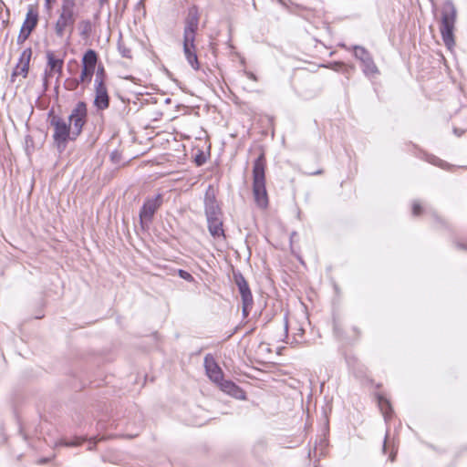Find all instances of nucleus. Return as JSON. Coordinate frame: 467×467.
Masks as SVG:
<instances>
[{
	"mask_svg": "<svg viewBox=\"0 0 467 467\" xmlns=\"http://www.w3.org/2000/svg\"><path fill=\"white\" fill-rule=\"evenodd\" d=\"M284 329H285V334L287 335V332H288V320H287V317L286 316L284 317Z\"/></svg>",
	"mask_w": 467,
	"mask_h": 467,
	"instance_id": "obj_31",
	"label": "nucleus"
},
{
	"mask_svg": "<svg viewBox=\"0 0 467 467\" xmlns=\"http://www.w3.org/2000/svg\"><path fill=\"white\" fill-rule=\"evenodd\" d=\"M118 50L121 57L126 58H131V50L128 47L121 39L118 41Z\"/></svg>",
	"mask_w": 467,
	"mask_h": 467,
	"instance_id": "obj_24",
	"label": "nucleus"
},
{
	"mask_svg": "<svg viewBox=\"0 0 467 467\" xmlns=\"http://www.w3.org/2000/svg\"><path fill=\"white\" fill-rule=\"evenodd\" d=\"M204 368L208 378L217 385L223 379V372L213 357L207 354L204 358Z\"/></svg>",
	"mask_w": 467,
	"mask_h": 467,
	"instance_id": "obj_11",
	"label": "nucleus"
},
{
	"mask_svg": "<svg viewBox=\"0 0 467 467\" xmlns=\"http://www.w3.org/2000/svg\"><path fill=\"white\" fill-rule=\"evenodd\" d=\"M207 224H208V231L213 238L225 237L224 230L223 228V220L222 219L207 221Z\"/></svg>",
	"mask_w": 467,
	"mask_h": 467,
	"instance_id": "obj_18",
	"label": "nucleus"
},
{
	"mask_svg": "<svg viewBox=\"0 0 467 467\" xmlns=\"http://www.w3.org/2000/svg\"><path fill=\"white\" fill-rule=\"evenodd\" d=\"M47 67L45 71L46 78H51L54 74L60 76L62 74L64 60L55 56L51 50L46 53Z\"/></svg>",
	"mask_w": 467,
	"mask_h": 467,
	"instance_id": "obj_13",
	"label": "nucleus"
},
{
	"mask_svg": "<svg viewBox=\"0 0 467 467\" xmlns=\"http://www.w3.org/2000/svg\"><path fill=\"white\" fill-rule=\"evenodd\" d=\"M265 168V160L264 154H261L256 158L253 166V193L254 202L260 208H265L268 205Z\"/></svg>",
	"mask_w": 467,
	"mask_h": 467,
	"instance_id": "obj_2",
	"label": "nucleus"
},
{
	"mask_svg": "<svg viewBox=\"0 0 467 467\" xmlns=\"http://www.w3.org/2000/svg\"><path fill=\"white\" fill-rule=\"evenodd\" d=\"M183 53L190 64L194 69H199V61L196 54L195 39H183Z\"/></svg>",
	"mask_w": 467,
	"mask_h": 467,
	"instance_id": "obj_16",
	"label": "nucleus"
},
{
	"mask_svg": "<svg viewBox=\"0 0 467 467\" xmlns=\"http://www.w3.org/2000/svg\"><path fill=\"white\" fill-rule=\"evenodd\" d=\"M456 136L460 137L462 134V130H459L458 129L453 130Z\"/></svg>",
	"mask_w": 467,
	"mask_h": 467,
	"instance_id": "obj_33",
	"label": "nucleus"
},
{
	"mask_svg": "<svg viewBox=\"0 0 467 467\" xmlns=\"http://www.w3.org/2000/svg\"><path fill=\"white\" fill-rule=\"evenodd\" d=\"M82 441L83 440L80 438H76L70 441L61 440L59 442L56 443V445L57 446L63 445V446H68V447L78 446L81 444Z\"/></svg>",
	"mask_w": 467,
	"mask_h": 467,
	"instance_id": "obj_25",
	"label": "nucleus"
},
{
	"mask_svg": "<svg viewBox=\"0 0 467 467\" xmlns=\"http://www.w3.org/2000/svg\"><path fill=\"white\" fill-rule=\"evenodd\" d=\"M457 18V9L451 0H446L441 6V21L440 32L444 45L451 49L454 45V27Z\"/></svg>",
	"mask_w": 467,
	"mask_h": 467,
	"instance_id": "obj_3",
	"label": "nucleus"
},
{
	"mask_svg": "<svg viewBox=\"0 0 467 467\" xmlns=\"http://www.w3.org/2000/svg\"><path fill=\"white\" fill-rule=\"evenodd\" d=\"M204 212L207 221L222 219V210L216 201V194L213 187L209 185L204 194Z\"/></svg>",
	"mask_w": 467,
	"mask_h": 467,
	"instance_id": "obj_8",
	"label": "nucleus"
},
{
	"mask_svg": "<svg viewBox=\"0 0 467 467\" xmlns=\"http://www.w3.org/2000/svg\"><path fill=\"white\" fill-rule=\"evenodd\" d=\"M162 204L161 193L154 197L147 198L140 211V223L142 228L148 227L152 222L153 216Z\"/></svg>",
	"mask_w": 467,
	"mask_h": 467,
	"instance_id": "obj_6",
	"label": "nucleus"
},
{
	"mask_svg": "<svg viewBox=\"0 0 467 467\" xmlns=\"http://www.w3.org/2000/svg\"><path fill=\"white\" fill-rule=\"evenodd\" d=\"M218 386L223 392L237 400H245L246 398L245 392L231 380L223 379Z\"/></svg>",
	"mask_w": 467,
	"mask_h": 467,
	"instance_id": "obj_17",
	"label": "nucleus"
},
{
	"mask_svg": "<svg viewBox=\"0 0 467 467\" xmlns=\"http://www.w3.org/2000/svg\"><path fill=\"white\" fill-rule=\"evenodd\" d=\"M354 56L362 64V71L368 78H374L379 74V69L369 52L363 47H353Z\"/></svg>",
	"mask_w": 467,
	"mask_h": 467,
	"instance_id": "obj_7",
	"label": "nucleus"
},
{
	"mask_svg": "<svg viewBox=\"0 0 467 467\" xmlns=\"http://www.w3.org/2000/svg\"><path fill=\"white\" fill-rule=\"evenodd\" d=\"M321 173V171H317L315 172H313L312 174H320Z\"/></svg>",
	"mask_w": 467,
	"mask_h": 467,
	"instance_id": "obj_36",
	"label": "nucleus"
},
{
	"mask_svg": "<svg viewBox=\"0 0 467 467\" xmlns=\"http://www.w3.org/2000/svg\"><path fill=\"white\" fill-rule=\"evenodd\" d=\"M94 71V69L82 66L79 78L73 79L74 87H78L79 84H89L91 82Z\"/></svg>",
	"mask_w": 467,
	"mask_h": 467,
	"instance_id": "obj_20",
	"label": "nucleus"
},
{
	"mask_svg": "<svg viewBox=\"0 0 467 467\" xmlns=\"http://www.w3.org/2000/svg\"><path fill=\"white\" fill-rule=\"evenodd\" d=\"M92 31V25L89 20H83L79 23V34L83 37H88Z\"/></svg>",
	"mask_w": 467,
	"mask_h": 467,
	"instance_id": "obj_23",
	"label": "nucleus"
},
{
	"mask_svg": "<svg viewBox=\"0 0 467 467\" xmlns=\"http://www.w3.org/2000/svg\"><path fill=\"white\" fill-rule=\"evenodd\" d=\"M88 120V106L84 101H78L68 116V124L72 129V140H76L82 132Z\"/></svg>",
	"mask_w": 467,
	"mask_h": 467,
	"instance_id": "obj_5",
	"label": "nucleus"
},
{
	"mask_svg": "<svg viewBox=\"0 0 467 467\" xmlns=\"http://www.w3.org/2000/svg\"><path fill=\"white\" fill-rule=\"evenodd\" d=\"M199 25V16L195 8L189 10L188 16L185 19V26L183 30V39H195L196 32Z\"/></svg>",
	"mask_w": 467,
	"mask_h": 467,
	"instance_id": "obj_12",
	"label": "nucleus"
},
{
	"mask_svg": "<svg viewBox=\"0 0 467 467\" xmlns=\"http://www.w3.org/2000/svg\"><path fill=\"white\" fill-rule=\"evenodd\" d=\"M195 162L198 166L202 165L205 162V158L202 154H199L195 158Z\"/></svg>",
	"mask_w": 467,
	"mask_h": 467,
	"instance_id": "obj_29",
	"label": "nucleus"
},
{
	"mask_svg": "<svg viewBox=\"0 0 467 467\" xmlns=\"http://www.w3.org/2000/svg\"><path fill=\"white\" fill-rule=\"evenodd\" d=\"M389 458H390V461L393 462L395 459V454H391Z\"/></svg>",
	"mask_w": 467,
	"mask_h": 467,
	"instance_id": "obj_35",
	"label": "nucleus"
},
{
	"mask_svg": "<svg viewBox=\"0 0 467 467\" xmlns=\"http://www.w3.org/2000/svg\"><path fill=\"white\" fill-rule=\"evenodd\" d=\"M67 89H69V90H74L78 88V87H74L73 79L70 81H67Z\"/></svg>",
	"mask_w": 467,
	"mask_h": 467,
	"instance_id": "obj_32",
	"label": "nucleus"
},
{
	"mask_svg": "<svg viewBox=\"0 0 467 467\" xmlns=\"http://www.w3.org/2000/svg\"><path fill=\"white\" fill-rule=\"evenodd\" d=\"M47 1L48 2L49 0H47Z\"/></svg>",
	"mask_w": 467,
	"mask_h": 467,
	"instance_id": "obj_38",
	"label": "nucleus"
},
{
	"mask_svg": "<svg viewBox=\"0 0 467 467\" xmlns=\"http://www.w3.org/2000/svg\"><path fill=\"white\" fill-rule=\"evenodd\" d=\"M95 85V99L94 106L98 110H104L109 106V97L105 83H99Z\"/></svg>",
	"mask_w": 467,
	"mask_h": 467,
	"instance_id": "obj_15",
	"label": "nucleus"
},
{
	"mask_svg": "<svg viewBox=\"0 0 467 467\" xmlns=\"http://www.w3.org/2000/svg\"><path fill=\"white\" fill-rule=\"evenodd\" d=\"M334 330H335V333H337V334L338 333V328H337V325L334 326Z\"/></svg>",
	"mask_w": 467,
	"mask_h": 467,
	"instance_id": "obj_34",
	"label": "nucleus"
},
{
	"mask_svg": "<svg viewBox=\"0 0 467 467\" xmlns=\"http://www.w3.org/2000/svg\"><path fill=\"white\" fill-rule=\"evenodd\" d=\"M378 405L379 407L380 411L383 414L385 421L388 422L392 415V408L389 400L386 399L384 396L379 395Z\"/></svg>",
	"mask_w": 467,
	"mask_h": 467,
	"instance_id": "obj_19",
	"label": "nucleus"
},
{
	"mask_svg": "<svg viewBox=\"0 0 467 467\" xmlns=\"http://www.w3.org/2000/svg\"><path fill=\"white\" fill-rule=\"evenodd\" d=\"M32 56V49L30 47L26 48L22 54L20 55L19 61L16 64L13 73H12V78L17 76H22L23 78H26L28 69H29V63Z\"/></svg>",
	"mask_w": 467,
	"mask_h": 467,
	"instance_id": "obj_14",
	"label": "nucleus"
},
{
	"mask_svg": "<svg viewBox=\"0 0 467 467\" xmlns=\"http://www.w3.org/2000/svg\"><path fill=\"white\" fill-rule=\"evenodd\" d=\"M422 207L418 201H414L412 203V214L418 216L421 213Z\"/></svg>",
	"mask_w": 467,
	"mask_h": 467,
	"instance_id": "obj_28",
	"label": "nucleus"
},
{
	"mask_svg": "<svg viewBox=\"0 0 467 467\" xmlns=\"http://www.w3.org/2000/svg\"><path fill=\"white\" fill-rule=\"evenodd\" d=\"M427 161L430 162L431 164L440 167L441 169H443V170H450L452 167V165H451L450 163H448L445 161H442L440 158L433 156V155L428 156Z\"/></svg>",
	"mask_w": 467,
	"mask_h": 467,
	"instance_id": "obj_22",
	"label": "nucleus"
},
{
	"mask_svg": "<svg viewBox=\"0 0 467 467\" xmlns=\"http://www.w3.org/2000/svg\"><path fill=\"white\" fill-rule=\"evenodd\" d=\"M38 15L32 9H29L26 13V19L21 26L19 35L17 36V43L23 44L30 36L31 32L35 29L37 25Z\"/></svg>",
	"mask_w": 467,
	"mask_h": 467,
	"instance_id": "obj_10",
	"label": "nucleus"
},
{
	"mask_svg": "<svg viewBox=\"0 0 467 467\" xmlns=\"http://www.w3.org/2000/svg\"><path fill=\"white\" fill-rule=\"evenodd\" d=\"M178 275L182 279L186 280L188 282H192L194 280L193 276L185 270L179 269Z\"/></svg>",
	"mask_w": 467,
	"mask_h": 467,
	"instance_id": "obj_26",
	"label": "nucleus"
},
{
	"mask_svg": "<svg viewBox=\"0 0 467 467\" xmlns=\"http://www.w3.org/2000/svg\"><path fill=\"white\" fill-rule=\"evenodd\" d=\"M383 450L384 451L386 450V441H384V444H383Z\"/></svg>",
	"mask_w": 467,
	"mask_h": 467,
	"instance_id": "obj_37",
	"label": "nucleus"
},
{
	"mask_svg": "<svg viewBox=\"0 0 467 467\" xmlns=\"http://www.w3.org/2000/svg\"><path fill=\"white\" fill-rule=\"evenodd\" d=\"M98 61V55L93 49H88L85 52L82 57V66L95 70Z\"/></svg>",
	"mask_w": 467,
	"mask_h": 467,
	"instance_id": "obj_21",
	"label": "nucleus"
},
{
	"mask_svg": "<svg viewBox=\"0 0 467 467\" xmlns=\"http://www.w3.org/2000/svg\"><path fill=\"white\" fill-rule=\"evenodd\" d=\"M50 125L54 128L53 140L59 151H63L68 140H72V129L70 124L61 117L53 115Z\"/></svg>",
	"mask_w": 467,
	"mask_h": 467,
	"instance_id": "obj_4",
	"label": "nucleus"
},
{
	"mask_svg": "<svg viewBox=\"0 0 467 467\" xmlns=\"http://www.w3.org/2000/svg\"><path fill=\"white\" fill-rule=\"evenodd\" d=\"M99 83H104V68L103 67H99L97 70V73H96L94 84H99Z\"/></svg>",
	"mask_w": 467,
	"mask_h": 467,
	"instance_id": "obj_27",
	"label": "nucleus"
},
{
	"mask_svg": "<svg viewBox=\"0 0 467 467\" xmlns=\"http://www.w3.org/2000/svg\"><path fill=\"white\" fill-rule=\"evenodd\" d=\"M78 14L75 0H63L58 17L54 25L55 34L59 38L67 36L68 42L74 30Z\"/></svg>",
	"mask_w": 467,
	"mask_h": 467,
	"instance_id": "obj_1",
	"label": "nucleus"
},
{
	"mask_svg": "<svg viewBox=\"0 0 467 467\" xmlns=\"http://www.w3.org/2000/svg\"><path fill=\"white\" fill-rule=\"evenodd\" d=\"M244 73L249 79L253 81H257V77L253 72L245 70Z\"/></svg>",
	"mask_w": 467,
	"mask_h": 467,
	"instance_id": "obj_30",
	"label": "nucleus"
},
{
	"mask_svg": "<svg viewBox=\"0 0 467 467\" xmlns=\"http://www.w3.org/2000/svg\"><path fill=\"white\" fill-rule=\"evenodd\" d=\"M234 278L242 298V311L247 317L253 306V296L244 277L240 273H234Z\"/></svg>",
	"mask_w": 467,
	"mask_h": 467,
	"instance_id": "obj_9",
	"label": "nucleus"
}]
</instances>
